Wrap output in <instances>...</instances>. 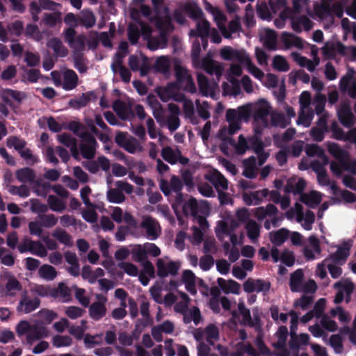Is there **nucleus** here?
<instances>
[{
    "label": "nucleus",
    "mask_w": 356,
    "mask_h": 356,
    "mask_svg": "<svg viewBox=\"0 0 356 356\" xmlns=\"http://www.w3.org/2000/svg\"><path fill=\"white\" fill-rule=\"evenodd\" d=\"M30 202L31 210L33 213L42 215L48 211V206L42 204L38 199H31Z\"/></svg>",
    "instance_id": "8fccbe9b"
},
{
    "label": "nucleus",
    "mask_w": 356,
    "mask_h": 356,
    "mask_svg": "<svg viewBox=\"0 0 356 356\" xmlns=\"http://www.w3.org/2000/svg\"><path fill=\"white\" fill-rule=\"evenodd\" d=\"M106 313L105 303L102 302H94L89 307V315L95 321H99Z\"/></svg>",
    "instance_id": "b1692460"
},
{
    "label": "nucleus",
    "mask_w": 356,
    "mask_h": 356,
    "mask_svg": "<svg viewBox=\"0 0 356 356\" xmlns=\"http://www.w3.org/2000/svg\"><path fill=\"white\" fill-rule=\"evenodd\" d=\"M323 151V149L316 144L307 145L305 147V152L309 157L322 156Z\"/></svg>",
    "instance_id": "338daca9"
},
{
    "label": "nucleus",
    "mask_w": 356,
    "mask_h": 356,
    "mask_svg": "<svg viewBox=\"0 0 356 356\" xmlns=\"http://www.w3.org/2000/svg\"><path fill=\"white\" fill-rule=\"evenodd\" d=\"M176 81L177 87L180 89L184 88L187 90L194 92L195 91V86L193 83L192 77L188 74L187 70L181 67H177L175 69Z\"/></svg>",
    "instance_id": "20e7f679"
},
{
    "label": "nucleus",
    "mask_w": 356,
    "mask_h": 356,
    "mask_svg": "<svg viewBox=\"0 0 356 356\" xmlns=\"http://www.w3.org/2000/svg\"><path fill=\"white\" fill-rule=\"evenodd\" d=\"M86 37L83 35H79L76 37L74 42L72 44H70V47L72 48L73 54L83 53L86 48Z\"/></svg>",
    "instance_id": "3c124183"
},
{
    "label": "nucleus",
    "mask_w": 356,
    "mask_h": 356,
    "mask_svg": "<svg viewBox=\"0 0 356 356\" xmlns=\"http://www.w3.org/2000/svg\"><path fill=\"white\" fill-rule=\"evenodd\" d=\"M118 267L130 276H137L138 274V269L137 266L132 263L122 261L118 264Z\"/></svg>",
    "instance_id": "e2e57ef3"
},
{
    "label": "nucleus",
    "mask_w": 356,
    "mask_h": 356,
    "mask_svg": "<svg viewBox=\"0 0 356 356\" xmlns=\"http://www.w3.org/2000/svg\"><path fill=\"white\" fill-rule=\"evenodd\" d=\"M158 222L152 217L147 216L143 218L141 222V227L145 229L147 237L152 240L156 239L160 234V230H157Z\"/></svg>",
    "instance_id": "dca6fc26"
},
{
    "label": "nucleus",
    "mask_w": 356,
    "mask_h": 356,
    "mask_svg": "<svg viewBox=\"0 0 356 356\" xmlns=\"http://www.w3.org/2000/svg\"><path fill=\"white\" fill-rule=\"evenodd\" d=\"M330 129L332 132V138L338 140H348L344 131L339 126L337 122L333 121Z\"/></svg>",
    "instance_id": "bf43d9fd"
},
{
    "label": "nucleus",
    "mask_w": 356,
    "mask_h": 356,
    "mask_svg": "<svg viewBox=\"0 0 356 356\" xmlns=\"http://www.w3.org/2000/svg\"><path fill=\"white\" fill-rule=\"evenodd\" d=\"M115 56L118 57V59L115 63L112 64V70L113 71L114 73L118 72L122 80L124 83H129L131 80V74L130 71L122 64V58L124 56L118 52L116 53Z\"/></svg>",
    "instance_id": "2eb2a0df"
},
{
    "label": "nucleus",
    "mask_w": 356,
    "mask_h": 356,
    "mask_svg": "<svg viewBox=\"0 0 356 356\" xmlns=\"http://www.w3.org/2000/svg\"><path fill=\"white\" fill-rule=\"evenodd\" d=\"M207 179L214 186L218 191V188L224 190L228 188V181L227 179L219 172H215L207 177Z\"/></svg>",
    "instance_id": "c756f323"
},
{
    "label": "nucleus",
    "mask_w": 356,
    "mask_h": 356,
    "mask_svg": "<svg viewBox=\"0 0 356 356\" xmlns=\"http://www.w3.org/2000/svg\"><path fill=\"white\" fill-rule=\"evenodd\" d=\"M6 144L8 147H13L19 153L25 148L26 142L17 136H12L7 139Z\"/></svg>",
    "instance_id": "c03bdc74"
},
{
    "label": "nucleus",
    "mask_w": 356,
    "mask_h": 356,
    "mask_svg": "<svg viewBox=\"0 0 356 356\" xmlns=\"http://www.w3.org/2000/svg\"><path fill=\"white\" fill-rule=\"evenodd\" d=\"M270 286V282L268 281L252 278H248L243 285L244 291L248 293L256 291L257 293L262 292L264 294L269 291Z\"/></svg>",
    "instance_id": "39448f33"
},
{
    "label": "nucleus",
    "mask_w": 356,
    "mask_h": 356,
    "mask_svg": "<svg viewBox=\"0 0 356 356\" xmlns=\"http://www.w3.org/2000/svg\"><path fill=\"white\" fill-rule=\"evenodd\" d=\"M238 309L239 313L243 316V323H247L250 327H253L254 323L252 319L250 311L245 307L244 303L240 302L238 305Z\"/></svg>",
    "instance_id": "864d4df0"
},
{
    "label": "nucleus",
    "mask_w": 356,
    "mask_h": 356,
    "mask_svg": "<svg viewBox=\"0 0 356 356\" xmlns=\"http://www.w3.org/2000/svg\"><path fill=\"white\" fill-rule=\"evenodd\" d=\"M197 79L200 92L204 96H207L210 90V86L207 77L202 74H198Z\"/></svg>",
    "instance_id": "052dcab7"
},
{
    "label": "nucleus",
    "mask_w": 356,
    "mask_h": 356,
    "mask_svg": "<svg viewBox=\"0 0 356 356\" xmlns=\"http://www.w3.org/2000/svg\"><path fill=\"white\" fill-rule=\"evenodd\" d=\"M206 341L211 345L213 344V340H218L219 339V331L218 327L210 324L205 328Z\"/></svg>",
    "instance_id": "de8ad7c7"
},
{
    "label": "nucleus",
    "mask_w": 356,
    "mask_h": 356,
    "mask_svg": "<svg viewBox=\"0 0 356 356\" xmlns=\"http://www.w3.org/2000/svg\"><path fill=\"white\" fill-rule=\"evenodd\" d=\"M183 110L186 118L190 119L193 124L197 123L195 116L193 103L191 100H186L184 102L183 105Z\"/></svg>",
    "instance_id": "09e8293b"
},
{
    "label": "nucleus",
    "mask_w": 356,
    "mask_h": 356,
    "mask_svg": "<svg viewBox=\"0 0 356 356\" xmlns=\"http://www.w3.org/2000/svg\"><path fill=\"white\" fill-rule=\"evenodd\" d=\"M3 278L6 280L3 289L4 296L15 297L18 292L22 290V284L11 272L8 270L4 271Z\"/></svg>",
    "instance_id": "f03ea898"
},
{
    "label": "nucleus",
    "mask_w": 356,
    "mask_h": 356,
    "mask_svg": "<svg viewBox=\"0 0 356 356\" xmlns=\"http://www.w3.org/2000/svg\"><path fill=\"white\" fill-rule=\"evenodd\" d=\"M337 117L341 124L346 127L350 128L355 124V117L348 102L341 103L337 110Z\"/></svg>",
    "instance_id": "423d86ee"
},
{
    "label": "nucleus",
    "mask_w": 356,
    "mask_h": 356,
    "mask_svg": "<svg viewBox=\"0 0 356 356\" xmlns=\"http://www.w3.org/2000/svg\"><path fill=\"white\" fill-rule=\"evenodd\" d=\"M217 282L219 287L225 293H232L234 294H238L240 293V284L233 280L226 281L225 279L219 277L217 280Z\"/></svg>",
    "instance_id": "6ab92c4d"
},
{
    "label": "nucleus",
    "mask_w": 356,
    "mask_h": 356,
    "mask_svg": "<svg viewBox=\"0 0 356 356\" xmlns=\"http://www.w3.org/2000/svg\"><path fill=\"white\" fill-rule=\"evenodd\" d=\"M271 122L275 127L286 128L290 124V120H286L283 113H273L271 115Z\"/></svg>",
    "instance_id": "5fc2aeb1"
},
{
    "label": "nucleus",
    "mask_w": 356,
    "mask_h": 356,
    "mask_svg": "<svg viewBox=\"0 0 356 356\" xmlns=\"http://www.w3.org/2000/svg\"><path fill=\"white\" fill-rule=\"evenodd\" d=\"M271 109L270 105L264 99L259 102L254 107L252 110V118L256 122H261L265 127L268 126V116Z\"/></svg>",
    "instance_id": "7ed1b4c3"
},
{
    "label": "nucleus",
    "mask_w": 356,
    "mask_h": 356,
    "mask_svg": "<svg viewBox=\"0 0 356 356\" xmlns=\"http://www.w3.org/2000/svg\"><path fill=\"white\" fill-rule=\"evenodd\" d=\"M52 298L61 302H69L72 300V289L65 283L60 282L52 289Z\"/></svg>",
    "instance_id": "1a4fd4ad"
},
{
    "label": "nucleus",
    "mask_w": 356,
    "mask_h": 356,
    "mask_svg": "<svg viewBox=\"0 0 356 356\" xmlns=\"http://www.w3.org/2000/svg\"><path fill=\"white\" fill-rule=\"evenodd\" d=\"M79 137L83 143L80 145V150L82 156L86 159H91L95 156L98 144L92 134L85 131L81 133Z\"/></svg>",
    "instance_id": "f257e3e1"
},
{
    "label": "nucleus",
    "mask_w": 356,
    "mask_h": 356,
    "mask_svg": "<svg viewBox=\"0 0 356 356\" xmlns=\"http://www.w3.org/2000/svg\"><path fill=\"white\" fill-rule=\"evenodd\" d=\"M289 230L286 228H281L277 231H273L269 234L270 242L275 246L282 245L289 238Z\"/></svg>",
    "instance_id": "aec40b11"
},
{
    "label": "nucleus",
    "mask_w": 356,
    "mask_h": 356,
    "mask_svg": "<svg viewBox=\"0 0 356 356\" xmlns=\"http://www.w3.org/2000/svg\"><path fill=\"white\" fill-rule=\"evenodd\" d=\"M58 140L67 147H71L72 153L75 156L77 154L76 140L72 137L69 134L63 133L58 136Z\"/></svg>",
    "instance_id": "c9c22d12"
},
{
    "label": "nucleus",
    "mask_w": 356,
    "mask_h": 356,
    "mask_svg": "<svg viewBox=\"0 0 356 356\" xmlns=\"http://www.w3.org/2000/svg\"><path fill=\"white\" fill-rule=\"evenodd\" d=\"M8 192L13 195H18L20 197L25 198L30 195V190L25 184L19 186L14 185H8Z\"/></svg>",
    "instance_id": "a19ab883"
},
{
    "label": "nucleus",
    "mask_w": 356,
    "mask_h": 356,
    "mask_svg": "<svg viewBox=\"0 0 356 356\" xmlns=\"http://www.w3.org/2000/svg\"><path fill=\"white\" fill-rule=\"evenodd\" d=\"M31 250H30V252L31 254L39 256L40 257L47 256V252L41 242L31 241Z\"/></svg>",
    "instance_id": "680f3d73"
},
{
    "label": "nucleus",
    "mask_w": 356,
    "mask_h": 356,
    "mask_svg": "<svg viewBox=\"0 0 356 356\" xmlns=\"http://www.w3.org/2000/svg\"><path fill=\"white\" fill-rule=\"evenodd\" d=\"M39 276L47 281L54 280L58 275V273L54 267L51 265L44 264L41 266L38 270Z\"/></svg>",
    "instance_id": "2f4dec72"
},
{
    "label": "nucleus",
    "mask_w": 356,
    "mask_h": 356,
    "mask_svg": "<svg viewBox=\"0 0 356 356\" xmlns=\"http://www.w3.org/2000/svg\"><path fill=\"white\" fill-rule=\"evenodd\" d=\"M313 118V111H308L307 113H305L304 111H302L299 113L296 123L298 125L302 124L304 127H308L310 126Z\"/></svg>",
    "instance_id": "4d7b16f0"
},
{
    "label": "nucleus",
    "mask_w": 356,
    "mask_h": 356,
    "mask_svg": "<svg viewBox=\"0 0 356 356\" xmlns=\"http://www.w3.org/2000/svg\"><path fill=\"white\" fill-rule=\"evenodd\" d=\"M24 23L20 20H16L7 24V30L11 35L19 37L24 31Z\"/></svg>",
    "instance_id": "49530a36"
},
{
    "label": "nucleus",
    "mask_w": 356,
    "mask_h": 356,
    "mask_svg": "<svg viewBox=\"0 0 356 356\" xmlns=\"http://www.w3.org/2000/svg\"><path fill=\"white\" fill-rule=\"evenodd\" d=\"M152 20L154 22L155 26L158 30H174V26L172 23L170 17L168 15L161 17L159 15V13H156V15L153 17Z\"/></svg>",
    "instance_id": "bb28decb"
},
{
    "label": "nucleus",
    "mask_w": 356,
    "mask_h": 356,
    "mask_svg": "<svg viewBox=\"0 0 356 356\" xmlns=\"http://www.w3.org/2000/svg\"><path fill=\"white\" fill-rule=\"evenodd\" d=\"M222 35L225 38H230L232 33H235L241 29L239 18L236 17L235 19L231 20L228 24V29L224 25L218 26Z\"/></svg>",
    "instance_id": "a878e982"
},
{
    "label": "nucleus",
    "mask_w": 356,
    "mask_h": 356,
    "mask_svg": "<svg viewBox=\"0 0 356 356\" xmlns=\"http://www.w3.org/2000/svg\"><path fill=\"white\" fill-rule=\"evenodd\" d=\"M214 259L211 254H206L200 259V267L204 271H207L213 266Z\"/></svg>",
    "instance_id": "774afa93"
},
{
    "label": "nucleus",
    "mask_w": 356,
    "mask_h": 356,
    "mask_svg": "<svg viewBox=\"0 0 356 356\" xmlns=\"http://www.w3.org/2000/svg\"><path fill=\"white\" fill-rule=\"evenodd\" d=\"M347 50L348 47L341 42H337L336 44L327 42L322 47L323 56L328 59L334 58L337 52L341 56H346Z\"/></svg>",
    "instance_id": "0eeeda50"
},
{
    "label": "nucleus",
    "mask_w": 356,
    "mask_h": 356,
    "mask_svg": "<svg viewBox=\"0 0 356 356\" xmlns=\"http://www.w3.org/2000/svg\"><path fill=\"white\" fill-rule=\"evenodd\" d=\"M183 11L193 20L201 19L204 15L202 10L199 6L190 3L184 6Z\"/></svg>",
    "instance_id": "72a5a7b5"
},
{
    "label": "nucleus",
    "mask_w": 356,
    "mask_h": 356,
    "mask_svg": "<svg viewBox=\"0 0 356 356\" xmlns=\"http://www.w3.org/2000/svg\"><path fill=\"white\" fill-rule=\"evenodd\" d=\"M202 66L207 73L211 75H215L218 80H219L222 75L224 70L222 65L211 58H203Z\"/></svg>",
    "instance_id": "9d476101"
},
{
    "label": "nucleus",
    "mask_w": 356,
    "mask_h": 356,
    "mask_svg": "<svg viewBox=\"0 0 356 356\" xmlns=\"http://www.w3.org/2000/svg\"><path fill=\"white\" fill-rule=\"evenodd\" d=\"M49 331L42 324H34L31 325L30 333L26 335V341L29 343H32L35 340L47 337Z\"/></svg>",
    "instance_id": "4468645a"
},
{
    "label": "nucleus",
    "mask_w": 356,
    "mask_h": 356,
    "mask_svg": "<svg viewBox=\"0 0 356 356\" xmlns=\"http://www.w3.org/2000/svg\"><path fill=\"white\" fill-rule=\"evenodd\" d=\"M47 46L53 49L56 57H65L68 54V49L58 38H51L47 42Z\"/></svg>",
    "instance_id": "5701e85b"
},
{
    "label": "nucleus",
    "mask_w": 356,
    "mask_h": 356,
    "mask_svg": "<svg viewBox=\"0 0 356 356\" xmlns=\"http://www.w3.org/2000/svg\"><path fill=\"white\" fill-rule=\"evenodd\" d=\"M39 219L41 225L46 228H51L55 226L58 222V218L54 214H42L39 215Z\"/></svg>",
    "instance_id": "6e6d98bb"
},
{
    "label": "nucleus",
    "mask_w": 356,
    "mask_h": 356,
    "mask_svg": "<svg viewBox=\"0 0 356 356\" xmlns=\"http://www.w3.org/2000/svg\"><path fill=\"white\" fill-rule=\"evenodd\" d=\"M107 200L109 202L120 204L125 200V195L119 188H111L107 191Z\"/></svg>",
    "instance_id": "58836bf2"
},
{
    "label": "nucleus",
    "mask_w": 356,
    "mask_h": 356,
    "mask_svg": "<svg viewBox=\"0 0 356 356\" xmlns=\"http://www.w3.org/2000/svg\"><path fill=\"white\" fill-rule=\"evenodd\" d=\"M161 156L163 159L170 163L175 165L178 161L177 153H176L171 147H163L161 150Z\"/></svg>",
    "instance_id": "37998d69"
},
{
    "label": "nucleus",
    "mask_w": 356,
    "mask_h": 356,
    "mask_svg": "<svg viewBox=\"0 0 356 356\" xmlns=\"http://www.w3.org/2000/svg\"><path fill=\"white\" fill-rule=\"evenodd\" d=\"M304 273L302 269H297L290 275L289 286L292 292H300L302 286Z\"/></svg>",
    "instance_id": "4be33fe9"
},
{
    "label": "nucleus",
    "mask_w": 356,
    "mask_h": 356,
    "mask_svg": "<svg viewBox=\"0 0 356 356\" xmlns=\"http://www.w3.org/2000/svg\"><path fill=\"white\" fill-rule=\"evenodd\" d=\"M74 67L81 74L86 73L88 67L85 64V58L83 53L72 54Z\"/></svg>",
    "instance_id": "79ce46f5"
},
{
    "label": "nucleus",
    "mask_w": 356,
    "mask_h": 356,
    "mask_svg": "<svg viewBox=\"0 0 356 356\" xmlns=\"http://www.w3.org/2000/svg\"><path fill=\"white\" fill-rule=\"evenodd\" d=\"M75 289V298L79 302L83 307H87L90 304V299L88 297L85 296L86 290L83 289L78 288L76 286H74Z\"/></svg>",
    "instance_id": "0e129e2a"
},
{
    "label": "nucleus",
    "mask_w": 356,
    "mask_h": 356,
    "mask_svg": "<svg viewBox=\"0 0 356 356\" xmlns=\"http://www.w3.org/2000/svg\"><path fill=\"white\" fill-rule=\"evenodd\" d=\"M209 22L204 19L197 23L196 31H195L194 30H191V35H195L200 38H203L204 36H209Z\"/></svg>",
    "instance_id": "4c0bfd02"
},
{
    "label": "nucleus",
    "mask_w": 356,
    "mask_h": 356,
    "mask_svg": "<svg viewBox=\"0 0 356 356\" xmlns=\"http://www.w3.org/2000/svg\"><path fill=\"white\" fill-rule=\"evenodd\" d=\"M52 236L66 246L71 247L73 245L72 236L60 228H56L52 233Z\"/></svg>",
    "instance_id": "473e14b6"
},
{
    "label": "nucleus",
    "mask_w": 356,
    "mask_h": 356,
    "mask_svg": "<svg viewBox=\"0 0 356 356\" xmlns=\"http://www.w3.org/2000/svg\"><path fill=\"white\" fill-rule=\"evenodd\" d=\"M19 154L20 156L23 158L29 165H33L39 161L38 156L33 155L32 154V151L29 148L24 149Z\"/></svg>",
    "instance_id": "69168bd1"
},
{
    "label": "nucleus",
    "mask_w": 356,
    "mask_h": 356,
    "mask_svg": "<svg viewBox=\"0 0 356 356\" xmlns=\"http://www.w3.org/2000/svg\"><path fill=\"white\" fill-rule=\"evenodd\" d=\"M52 343L56 348L70 346L72 344V338L67 335H56L52 339Z\"/></svg>",
    "instance_id": "a18cd8bd"
},
{
    "label": "nucleus",
    "mask_w": 356,
    "mask_h": 356,
    "mask_svg": "<svg viewBox=\"0 0 356 356\" xmlns=\"http://www.w3.org/2000/svg\"><path fill=\"white\" fill-rule=\"evenodd\" d=\"M17 179L22 183L32 182L35 178V172L32 168L25 167L15 172Z\"/></svg>",
    "instance_id": "cd10ccee"
},
{
    "label": "nucleus",
    "mask_w": 356,
    "mask_h": 356,
    "mask_svg": "<svg viewBox=\"0 0 356 356\" xmlns=\"http://www.w3.org/2000/svg\"><path fill=\"white\" fill-rule=\"evenodd\" d=\"M113 109L122 120H128L130 117L134 116L131 105L126 104L120 99L115 100L113 102Z\"/></svg>",
    "instance_id": "ddd939ff"
},
{
    "label": "nucleus",
    "mask_w": 356,
    "mask_h": 356,
    "mask_svg": "<svg viewBox=\"0 0 356 356\" xmlns=\"http://www.w3.org/2000/svg\"><path fill=\"white\" fill-rule=\"evenodd\" d=\"M79 84V78L76 73L72 70H67L63 73L62 88L66 91L72 90Z\"/></svg>",
    "instance_id": "f3484780"
},
{
    "label": "nucleus",
    "mask_w": 356,
    "mask_h": 356,
    "mask_svg": "<svg viewBox=\"0 0 356 356\" xmlns=\"http://www.w3.org/2000/svg\"><path fill=\"white\" fill-rule=\"evenodd\" d=\"M40 304V300L38 297L30 299L25 291L22 294L21 300L17 305V311L25 314L31 313L35 310Z\"/></svg>",
    "instance_id": "6e6552de"
},
{
    "label": "nucleus",
    "mask_w": 356,
    "mask_h": 356,
    "mask_svg": "<svg viewBox=\"0 0 356 356\" xmlns=\"http://www.w3.org/2000/svg\"><path fill=\"white\" fill-rule=\"evenodd\" d=\"M351 246V241L344 242L342 246L339 247L337 251L330 255V259L334 264H342L345 263L350 254V250Z\"/></svg>",
    "instance_id": "f8f14e48"
},
{
    "label": "nucleus",
    "mask_w": 356,
    "mask_h": 356,
    "mask_svg": "<svg viewBox=\"0 0 356 356\" xmlns=\"http://www.w3.org/2000/svg\"><path fill=\"white\" fill-rule=\"evenodd\" d=\"M327 149L330 154L338 159L339 162L346 159V157L347 156V152L342 149L339 145L336 143L328 142Z\"/></svg>",
    "instance_id": "f704fd0d"
},
{
    "label": "nucleus",
    "mask_w": 356,
    "mask_h": 356,
    "mask_svg": "<svg viewBox=\"0 0 356 356\" xmlns=\"http://www.w3.org/2000/svg\"><path fill=\"white\" fill-rule=\"evenodd\" d=\"M183 212L185 216L191 215L197 217L199 213V206L195 198L191 197L182 206Z\"/></svg>",
    "instance_id": "7c9ffc66"
},
{
    "label": "nucleus",
    "mask_w": 356,
    "mask_h": 356,
    "mask_svg": "<svg viewBox=\"0 0 356 356\" xmlns=\"http://www.w3.org/2000/svg\"><path fill=\"white\" fill-rule=\"evenodd\" d=\"M281 40L286 49H289L292 47L298 49H302L304 47L303 40L300 37L292 33L283 32L281 35Z\"/></svg>",
    "instance_id": "a211bd4d"
},
{
    "label": "nucleus",
    "mask_w": 356,
    "mask_h": 356,
    "mask_svg": "<svg viewBox=\"0 0 356 356\" xmlns=\"http://www.w3.org/2000/svg\"><path fill=\"white\" fill-rule=\"evenodd\" d=\"M277 42L276 32L272 29H266L263 38L264 46L268 50L274 51L277 49Z\"/></svg>",
    "instance_id": "c85d7f7f"
},
{
    "label": "nucleus",
    "mask_w": 356,
    "mask_h": 356,
    "mask_svg": "<svg viewBox=\"0 0 356 356\" xmlns=\"http://www.w3.org/2000/svg\"><path fill=\"white\" fill-rule=\"evenodd\" d=\"M273 67L280 72H287L289 70V65L286 60L282 56H275L273 61Z\"/></svg>",
    "instance_id": "603ef678"
},
{
    "label": "nucleus",
    "mask_w": 356,
    "mask_h": 356,
    "mask_svg": "<svg viewBox=\"0 0 356 356\" xmlns=\"http://www.w3.org/2000/svg\"><path fill=\"white\" fill-rule=\"evenodd\" d=\"M179 89L180 88L177 87V83L170 82L165 87L157 88L156 89V92L161 101L167 102L171 99L178 100V99L175 97V95Z\"/></svg>",
    "instance_id": "9b49d317"
},
{
    "label": "nucleus",
    "mask_w": 356,
    "mask_h": 356,
    "mask_svg": "<svg viewBox=\"0 0 356 356\" xmlns=\"http://www.w3.org/2000/svg\"><path fill=\"white\" fill-rule=\"evenodd\" d=\"M49 207L53 211L62 212L65 209L64 202L54 195H50L47 198Z\"/></svg>",
    "instance_id": "ea45409f"
},
{
    "label": "nucleus",
    "mask_w": 356,
    "mask_h": 356,
    "mask_svg": "<svg viewBox=\"0 0 356 356\" xmlns=\"http://www.w3.org/2000/svg\"><path fill=\"white\" fill-rule=\"evenodd\" d=\"M93 95L94 92L92 91L82 93L79 97L70 99L68 105L74 109L85 107L90 102L91 97Z\"/></svg>",
    "instance_id": "393cba45"
},
{
    "label": "nucleus",
    "mask_w": 356,
    "mask_h": 356,
    "mask_svg": "<svg viewBox=\"0 0 356 356\" xmlns=\"http://www.w3.org/2000/svg\"><path fill=\"white\" fill-rule=\"evenodd\" d=\"M96 20V17L92 10L84 9L81 10V15L79 16V25L86 29H90L95 26Z\"/></svg>",
    "instance_id": "412c9836"
},
{
    "label": "nucleus",
    "mask_w": 356,
    "mask_h": 356,
    "mask_svg": "<svg viewBox=\"0 0 356 356\" xmlns=\"http://www.w3.org/2000/svg\"><path fill=\"white\" fill-rule=\"evenodd\" d=\"M245 229L247 231V235L250 240L254 241L259 236L260 227L256 221L249 220L245 225Z\"/></svg>",
    "instance_id": "e433bc0d"
},
{
    "label": "nucleus",
    "mask_w": 356,
    "mask_h": 356,
    "mask_svg": "<svg viewBox=\"0 0 356 356\" xmlns=\"http://www.w3.org/2000/svg\"><path fill=\"white\" fill-rule=\"evenodd\" d=\"M128 39L133 45L138 44L140 36V30L135 24H130L128 27Z\"/></svg>",
    "instance_id": "13d9d810"
}]
</instances>
